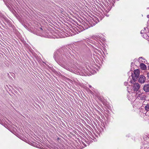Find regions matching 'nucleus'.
<instances>
[{
  "mask_svg": "<svg viewBox=\"0 0 149 149\" xmlns=\"http://www.w3.org/2000/svg\"><path fill=\"white\" fill-rule=\"evenodd\" d=\"M145 109L147 111H149V104H147L145 107Z\"/></svg>",
  "mask_w": 149,
  "mask_h": 149,
  "instance_id": "7",
  "label": "nucleus"
},
{
  "mask_svg": "<svg viewBox=\"0 0 149 149\" xmlns=\"http://www.w3.org/2000/svg\"><path fill=\"white\" fill-rule=\"evenodd\" d=\"M147 17L148 18H149V15H147Z\"/></svg>",
  "mask_w": 149,
  "mask_h": 149,
  "instance_id": "10",
  "label": "nucleus"
},
{
  "mask_svg": "<svg viewBox=\"0 0 149 149\" xmlns=\"http://www.w3.org/2000/svg\"><path fill=\"white\" fill-rule=\"evenodd\" d=\"M139 61L140 63H141L140 66L141 69L143 70H145L146 68V67L144 64L143 63H141V62H143L145 63V59H143L142 58V57H141L139 58Z\"/></svg>",
  "mask_w": 149,
  "mask_h": 149,
  "instance_id": "4",
  "label": "nucleus"
},
{
  "mask_svg": "<svg viewBox=\"0 0 149 149\" xmlns=\"http://www.w3.org/2000/svg\"><path fill=\"white\" fill-rule=\"evenodd\" d=\"M147 76L148 78L149 79V73H148L147 74Z\"/></svg>",
  "mask_w": 149,
  "mask_h": 149,
  "instance_id": "9",
  "label": "nucleus"
},
{
  "mask_svg": "<svg viewBox=\"0 0 149 149\" xmlns=\"http://www.w3.org/2000/svg\"><path fill=\"white\" fill-rule=\"evenodd\" d=\"M139 82L140 83H143L146 81V77L143 75H140L138 79Z\"/></svg>",
  "mask_w": 149,
  "mask_h": 149,
  "instance_id": "5",
  "label": "nucleus"
},
{
  "mask_svg": "<svg viewBox=\"0 0 149 149\" xmlns=\"http://www.w3.org/2000/svg\"><path fill=\"white\" fill-rule=\"evenodd\" d=\"M139 70H135L134 71V74H132L131 76L132 78V79L130 80V82L131 83L133 84L136 81L139 75Z\"/></svg>",
  "mask_w": 149,
  "mask_h": 149,
  "instance_id": "3",
  "label": "nucleus"
},
{
  "mask_svg": "<svg viewBox=\"0 0 149 149\" xmlns=\"http://www.w3.org/2000/svg\"><path fill=\"white\" fill-rule=\"evenodd\" d=\"M143 89L146 92H149V84L145 85L144 86Z\"/></svg>",
  "mask_w": 149,
  "mask_h": 149,
  "instance_id": "6",
  "label": "nucleus"
},
{
  "mask_svg": "<svg viewBox=\"0 0 149 149\" xmlns=\"http://www.w3.org/2000/svg\"><path fill=\"white\" fill-rule=\"evenodd\" d=\"M124 85L125 86H127L128 84V83L127 82H124Z\"/></svg>",
  "mask_w": 149,
  "mask_h": 149,
  "instance_id": "8",
  "label": "nucleus"
},
{
  "mask_svg": "<svg viewBox=\"0 0 149 149\" xmlns=\"http://www.w3.org/2000/svg\"><path fill=\"white\" fill-rule=\"evenodd\" d=\"M140 87L139 84L136 83L134 84L132 86H129L127 87V90L129 93H132L134 91H137L139 89Z\"/></svg>",
  "mask_w": 149,
  "mask_h": 149,
  "instance_id": "2",
  "label": "nucleus"
},
{
  "mask_svg": "<svg viewBox=\"0 0 149 149\" xmlns=\"http://www.w3.org/2000/svg\"><path fill=\"white\" fill-rule=\"evenodd\" d=\"M55 59L56 62L61 66L66 69L68 70L69 69L67 67L65 66L64 63L67 61L68 57H69L68 55H66V54L64 53L60 52L58 51L55 53Z\"/></svg>",
  "mask_w": 149,
  "mask_h": 149,
  "instance_id": "1",
  "label": "nucleus"
},
{
  "mask_svg": "<svg viewBox=\"0 0 149 149\" xmlns=\"http://www.w3.org/2000/svg\"><path fill=\"white\" fill-rule=\"evenodd\" d=\"M89 87L90 88H91V87H92V86H91L90 85H89Z\"/></svg>",
  "mask_w": 149,
  "mask_h": 149,
  "instance_id": "11",
  "label": "nucleus"
}]
</instances>
